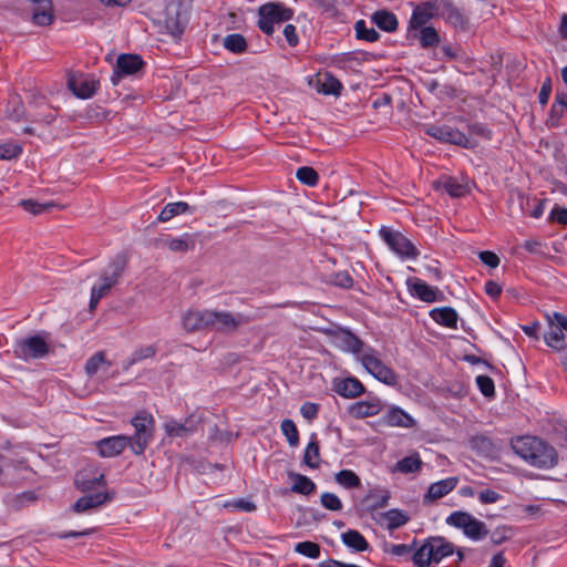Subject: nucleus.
Instances as JSON below:
<instances>
[{
  "label": "nucleus",
  "mask_w": 567,
  "mask_h": 567,
  "mask_svg": "<svg viewBox=\"0 0 567 567\" xmlns=\"http://www.w3.org/2000/svg\"><path fill=\"white\" fill-rule=\"evenodd\" d=\"M514 452L528 464L539 468H550L557 464L556 450L536 436H520L512 443Z\"/></svg>",
  "instance_id": "obj_1"
},
{
  "label": "nucleus",
  "mask_w": 567,
  "mask_h": 567,
  "mask_svg": "<svg viewBox=\"0 0 567 567\" xmlns=\"http://www.w3.org/2000/svg\"><path fill=\"white\" fill-rule=\"evenodd\" d=\"M295 551L306 557L317 559L320 556V546L317 543L305 540L295 545Z\"/></svg>",
  "instance_id": "obj_48"
},
{
  "label": "nucleus",
  "mask_w": 567,
  "mask_h": 567,
  "mask_svg": "<svg viewBox=\"0 0 567 567\" xmlns=\"http://www.w3.org/2000/svg\"><path fill=\"white\" fill-rule=\"evenodd\" d=\"M519 205L524 214L533 217L540 218L545 210V200L537 197L526 196L523 193L518 194Z\"/></svg>",
  "instance_id": "obj_31"
},
{
  "label": "nucleus",
  "mask_w": 567,
  "mask_h": 567,
  "mask_svg": "<svg viewBox=\"0 0 567 567\" xmlns=\"http://www.w3.org/2000/svg\"><path fill=\"white\" fill-rule=\"evenodd\" d=\"M550 219L566 226L567 225V208L555 205L550 212Z\"/></svg>",
  "instance_id": "obj_64"
},
{
  "label": "nucleus",
  "mask_w": 567,
  "mask_h": 567,
  "mask_svg": "<svg viewBox=\"0 0 567 567\" xmlns=\"http://www.w3.org/2000/svg\"><path fill=\"white\" fill-rule=\"evenodd\" d=\"M225 507H231L235 511L245 512V513H251L257 509V506L255 505V503L244 499V498H238V499L228 502L225 504Z\"/></svg>",
  "instance_id": "obj_58"
},
{
  "label": "nucleus",
  "mask_w": 567,
  "mask_h": 567,
  "mask_svg": "<svg viewBox=\"0 0 567 567\" xmlns=\"http://www.w3.org/2000/svg\"><path fill=\"white\" fill-rule=\"evenodd\" d=\"M435 188L444 190L451 197L455 198L462 197L466 194V186L452 176H442L435 182Z\"/></svg>",
  "instance_id": "obj_33"
},
{
  "label": "nucleus",
  "mask_w": 567,
  "mask_h": 567,
  "mask_svg": "<svg viewBox=\"0 0 567 567\" xmlns=\"http://www.w3.org/2000/svg\"><path fill=\"white\" fill-rule=\"evenodd\" d=\"M355 35L359 40L375 42L380 39V33L373 28H368L364 20H359L354 24Z\"/></svg>",
  "instance_id": "obj_45"
},
{
  "label": "nucleus",
  "mask_w": 567,
  "mask_h": 567,
  "mask_svg": "<svg viewBox=\"0 0 567 567\" xmlns=\"http://www.w3.org/2000/svg\"><path fill=\"white\" fill-rule=\"evenodd\" d=\"M332 342L338 349L357 355L362 354L365 350L363 342L347 329L336 331L332 336Z\"/></svg>",
  "instance_id": "obj_18"
},
{
  "label": "nucleus",
  "mask_w": 567,
  "mask_h": 567,
  "mask_svg": "<svg viewBox=\"0 0 567 567\" xmlns=\"http://www.w3.org/2000/svg\"><path fill=\"white\" fill-rule=\"evenodd\" d=\"M334 481L344 488L352 489L361 486L360 477L351 470H341L334 475Z\"/></svg>",
  "instance_id": "obj_44"
},
{
  "label": "nucleus",
  "mask_w": 567,
  "mask_h": 567,
  "mask_svg": "<svg viewBox=\"0 0 567 567\" xmlns=\"http://www.w3.org/2000/svg\"><path fill=\"white\" fill-rule=\"evenodd\" d=\"M544 339L546 344L553 349L561 350L565 348V337L560 329H550V331L544 336Z\"/></svg>",
  "instance_id": "obj_51"
},
{
  "label": "nucleus",
  "mask_w": 567,
  "mask_h": 567,
  "mask_svg": "<svg viewBox=\"0 0 567 567\" xmlns=\"http://www.w3.org/2000/svg\"><path fill=\"white\" fill-rule=\"evenodd\" d=\"M332 391L344 399H357L365 392V386L355 377L334 378Z\"/></svg>",
  "instance_id": "obj_16"
},
{
  "label": "nucleus",
  "mask_w": 567,
  "mask_h": 567,
  "mask_svg": "<svg viewBox=\"0 0 567 567\" xmlns=\"http://www.w3.org/2000/svg\"><path fill=\"white\" fill-rule=\"evenodd\" d=\"M131 424L135 430L134 434L128 436L131 451L135 455H142L153 440L155 426L154 416L146 410H141L131 420Z\"/></svg>",
  "instance_id": "obj_4"
},
{
  "label": "nucleus",
  "mask_w": 567,
  "mask_h": 567,
  "mask_svg": "<svg viewBox=\"0 0 567 567\" xmlns=\"http://www.w3.org/2000/svg\"><path fill=\"white\" fill-rule=\"evenodd\" d=\"M104 363L111 365V363L106 361L105 353L103 351H99L86 361L84 368L85 372L89 375H94L99 371L100 367Z\"/></svg>",
  "instance_id": "obj_52"
},
{
  "label": "nucleus",
  "mask_w": 567,
  "mask_h": 567,
  "mask_svg": "<svg viewBox=\"0 0 567 567\" xmlns=\"http://www.w3.org/2000/svg\"><path fill=\"white\" fill-rule=\"evenodd\" d=\"M23 152L20 144L14 142H6L0 144V161L18 158Z\"/></svg>",
  "instance_id": "obj_50"
},
{
  "label": "nucleus",
  "mask_w": 567,
  "mask_h": 567,
  "mask_svg": "<svg viewBox=\"0 0 567 567\" xmlns=\"http://www.w3.org/2000/svg\"><path fill=\"white\" fill-rule=\"evenodd\" d=\"M224 48L234 53L241 54L247 51L248 44L245 37L240 33L227 34L223 40Z\"/></svg>",
  "instance_id": "obj_41"
},
{
  "label": "nucleus",
  "mask_w": 567,
  "mask_h": 567,
  "mask_svg": "<svg viewBox=\"0 0 567 567\" xmlns=\"http://www.w3.org/2000/svg\"><path fill=\"white\" fill-rule=\"evenodd\" d=\"M296 177L300 183L309 187L316 186L319 182V175L317 171L310 166L299 167L296 172Z\"/></svg>",
  "instance_id": "obj_46"
},
{
  "label": "nucleus",
  "mask_w": 567,
  "mask_h": 567,
  "mask_svg": "<svg viewBox=\"0 0 567 567\" xmlns=\"http://www.w3.org/2000/svg\"><path fill=\"white\" fill-rule=\"evenodd\" d=\"M259 11L262 12L264 16L270 19L275 24L289 21L293 16V11L291 9L286 8L280 3L264 4L259 8Z\"/></svg>",
  "instance_id": "obj_29"
},
{
  "label": "nucleus",
  "mask_w": 567,
  "mask_h": 567,
  "mask_svg": "<svg viewBox=\"0 0 567 567\" xmlns=\"http://www.w3.org/2000/svg\"><path fill=\"white\" fill-rule=\"evenodd\" d=\"M454 554V545L444 537L427 538L413 554V563L417 567H430Z\"/></svg>",
  "instance_id": "obj_3"
},
{
  "label": "nucleus",
  "mask_w": 567,
  "mask_h": 567,
  "mask_svg": "<svg viewBox=\"0 0 567 567\" xmlns=\"http://www.w3.org/2000/svg\"><path fill=\"white\" fill-rule=\"evenodd\" d=\"M436 17H439V0H427L419 3L413 9L410 18L409 32L412 30L417 31L420 28L425 27L430 20Z\"/></svg>",
  "instance_id": "obj_13"
},
{
  "label": "nucleus",
  "mask_w": 567,
  "mask_h": 567,
  "mask_svg": "<svg viewBox=\"0 0 567 567\" xmlns=\"http://www.w3.org/2000/svg\"><path fill=\"white\" fill-rule=\"evenodd\" d=\"M210 310L189 309L182 318L183 328L187 332L209 330Z\"/></svg>",
  "instance_id": "obj_17"
},
{
  "label": "nucleus",
  "mask_w": 567,
  "mask_h": 567,
  "mask_svg": "<svg viewBox=\"0 0 567 567\" xmlns=\"http://www.w3.org/2000/svg\"><path fill=\"white\" fill-rule=\"evenodd\" d=\"M128 264L126 255H116L103 269L100 281L91 288L89 308L94 310L102 298L106 297L112 288L116 286L123 276Z\"/></svg>",
  "instance_id": "obj_2"
},
{
  "label": "nucleus",
  "mask_w": 567,
  "mask_h": 567,
  "mask_svg": "<svg viewBox=\"0 0 567 567\" xmlns=\"http://www.w3.org/2000/svg\"><path fill=\"white\" fill-rule=\"evenodd\" d=\"M553 91V82L549 76H547L540 87V91L538 93V102L544 106L548 103L550 94Z\"/></svg>",
  "instance_id": "obj_60"
},
{
  "label": "nucleus",
  "mask_w": 567,
  "mask_h": 567,
  "mask_svg": "<svg viewBox=\"0 0 567 567\" xmlns=\"http://www.w3.org/2000/svg\"><path fill=\"white\" fill-rule=\"evenodd\" d=\"M164 244L174 252H186L195 246V241L189 234H184L178 238L166 239Z\"/></svg>",
  "instance_id": "obj_43"
},
{
  "label": "nucleus",
  "mask_w": 567,
  "mask_h": 567,
  "mask_svg": "<svg viewBox=\"0 0 567 567\" xmlns=\"http://www.w3.org/2000/svg\"><path fill=\"white\" fill-rule=\"evenodd\" d=\"M144 66L143 59L137 54H121L117 58L112 81L116 84V79L125 75H133L140 72Z\"/></svg>",
  "instance_id": "obj_19"
},
{
  "label": "nucleus",
  "mask_w": 567,
  "mask_h": 567,
  "mask_svg": "<svg viewBox=\"0 0 567 567\" xmlns=\"http://www.w3.org/2000/svg\"><path fill=\"white\" fill-rule=\"evenodd\" d=\"M406 284L411 296L421 301L432 303L445 300L444 293L437 287H432L417 277L408 279Z\"/></svg>",
  "instance_id": "obj_12"
},
{
  "label": "nucleus",
  "mask_w": 567,
  "mask_h": 567,
  "mask_svg": "<svg viewBox=\"0 0 567 567\" xmlns=\"http://www.w3.org/2000/svg\"><path fill=\"white\" fill-rule=\"evenodd\" d=\"M332 282L341 288H351L353 286V278L348 271H339L333 275Z\"/></svg>",
  "instance_id": "obj_59"
},
{
  "label": "nucleus",
  "mask_w": 567,
  "mask_h": 567,
  "mask_svg": "<svg viewBox=\"0 0 567 567\" xmlns=\"http://www.w3.org/2000/svg\"><path fill=\"white\" fill-rule=\"evenodd\" d=\"M416 37L421 48L423 49L436 48L441 41L439 32L434 27L431 25L420 28L419 34Z\"/></svg>",
  "instance_id": "obj_40"
},
{
  "label": "nucleus",
  "mask_w": 567,
  "mask_h": 567,
  "mask_svg": "<svg viewBox=\"0 0 567 567\" xmlns=\"http://www.w3.org/2000/svg\"><path fill=\"white\" fill-rule=\"evenodd\" d=\"M425 134L437 140L441 143H447L463 148H473L475 144L460 130L450 125L431 124L425 127Z\"/></svg>",
  "instance_id": "obj_10"
},
{
  "label": "nucleus",
  "mask_w": 567,
  "mask_h": 567,
  "mask_svg": "<svg viewBox=\"0 0 567 567\" xmlns=\"http://www.w3.org/2000/svg\"><path fill=\"white\" fill-rule=\"evenodd\" d=\"M457 482L458 481L456 477H447L445 480L432 483L423 496V504L430 505L435 501L444 497L456 487Z\"/></svg>",
  "instance_id": "obj_22"
},
{
  "label": "nucleus",
  "mask_w": 567,
  "mask_h": 567,
  "mask_svg": "<svg viewBox=\"0 0 567 567\" xmlns=\"http://www.w3.org/2000/svg\"><path fill=\"white\" fill-rule=\"evenodd\" d=\"M382 410V403L380 399L372 398L370 400L358 401L352 403L348 412L354 419H364L378 415Z\"/></svg>",
  "instance_id": "obj_23"
},
{
  "label": "nucleus",
  "mask_w": 567,
  "mask_h": 567,
  "mask_svg": "<svg viewBox=\"0 0 567 567\" xmlns=\"http://www.w3.org/2000/svg\"><path fill=\"white\" fill-rule=\"evenodd\" d=\"M422 464L419 453H414L400 460L396 463L395 468L400 473L412 474L419 472L422 468Z\"/></svg>",
  "instance_id": "obj_42"
},
{
  "label": "nucleus",
  "mask_w": 567,
  "mask_h": 567,
  "mask_svg": "<svg viewBox=\"0 0 567 567\" xmlns=\"http://www.w3.org/2000/svg\"><path fill=\"white\" fill-rule=\"evenodd\" d=\"M19 206L33 215H40L52 208L54 204L52 202L40 203L34 199H22L20 200Z\"/></svg>",
  "instance_id": "obj_47"
},
{
  "label": "nucleus",
  "mask_w": 567,
  "mask_h": 567,
  "mask_svg": "<svg viewBox=\"0 0 567 567\" xmlns=\"http://www.w3.org/2000/svg\"><path fill=\"white\" fill-rule=\"evenodd\" d=\"M315 89L324 95L339 96L343 84L330 72H319L316 78Z\"/></svg>",
  "instance_id": "obj_25"
},
{
  "label": "nucleus",
  "mask_w": 567,
  "mask_h": 567,
  "mask_svg": "<svg viewBox=\"0 0 567 567\" xmlns=\"http://www.w3.org/2000/svg\"><path fill=\"white\" fill-rule=\"evenodd\" d=\"M127 446L131 447L127 435L107 436L95 442L96 451L102 457L118 456Z\"/></svg>",
  "instance_id": "obj_15"
},
{
  "label": "nucleus",
  "mask_w": 567,
  "mask_h": 567,
  "mask_svg": "<svg viewBox=\"0 0 567 567\" xmlns=\"http://www.w3.org/2000/svg\"><path fill=\"white\" fill-rule=\"evenodd\" d=\"M303 463L310 468L320 466V446L316 433H312L303 453Z\"/></svg>",
  "instance_id": "obj_35"
},
{
  "label": "nucleus",
  "mask_w": 567,
  "mask_h": 567,
  "mask_svg": "<svg viewBox=\"0 0 567 567\" xmlns=\"http://www.w3.org/2000/svg\"><path fill=\"white\" fill-rule=\"evenodd\" d=\"M471 135L480 136L486 141L492 140L493 133L484 123L474 122L467 125Z\"/></svg>",
  "instance_id": "obj_57"
},
{
  "label": "nucleus",
  "mask_w": 567,
  "mask_h": 567,
  "mask_svg": "<svg viewBox=\"0 0 567 567\" xmlns=\"http://www.w3.org/2000/svg\"><path fill=\"white\" fill-rule=\"evenodd\" d=\"M155 353H156V348L154 346L142 347L132 353V355L128 359L127 364L133 365L144 359L154 357Z\"/></svg>",
  "instance_id": "obj_54"
},
{
  "label": "nucleus",
  "mask_w": 567,
  "mask_h": 567,
  "mask_svg": "<svg viewBox=\"0 0 567 567\" xmlns=\"http://www.w3.org/2000/svg\"><path fill=\"white\" fill-rule=\"evenodd\" d=\"M446 524L462 529L468 538L474 540L483 539L488 534L486 525L482 520L462 511L453 512L447 516Z\"/></svg>",
  "instance_id": "obj_8"
},
{
  "label": "nucleus",
  "mask_w": 567,
  "mask_h": 567,
  "mask_svg": "<svg viewBox=\"0 0 567 567\" xmlns=\"http://www.w3.org/2000/svg\"><path fill=\"white\" fill-rule=\"evenodd\" d=\"M280 427L284 435L287 437L288 443L291 446H297L299 444V432L295 422L290 419H285L281 422Z\"/></svg>",
  "instance_id": "obj_49"
},
{
  "label": "nucleus",
  "mask_w": 567,
  "mask_h": 567,
  "mask_svg": "<svg viewBox=\"0 0 567 567\" xmlns=\"http://www.w3.org/2000/svg\"><path fill=\"white\" fill-rule=\"evenodd\" d=\"M4 113L8 118L14 122H19L24 117V104L20 95H9Z\"/></svg>",
  "instance_id": "obj_38"
},
{
  "label": "nucleus",
  "mask_w": 567,
  "mask_h": 567,
  "mask_svg": "<svg viewBox=\"0 0 567 567\" xmlns=\"http://www.w3.org/2000/svg\"><path fill=\"white\" fill-rule=\"evenodd\" d=\"M390 497L391 495L389 489L374 488L369 491L364 498V502L369 503L368 509L372 512L388 506Z\"/></svg>",
  "instance_id": "obj_37"
},
{
  "label": "nucleus",
  "mask_w": 567,
  "mask_h": 567,
  "mask_svg": "<svg viewBox=\"0 0 567 567\" xmlns=\"http://www.w3.org/2000/svg\"><path fill=\"white\" fill-rule=\"evenodd\" d=\"M558 101H559V99H558V92H557L555 95V101L549 111V118L547 120V123L554 127L559 125V121L563 117L564 112H565L564 106L561 105V102H558Z\"/></svg>",
  "instance_id": "obj_55"
},
{
  "label": "nucleus",
  "mask_w": 567,
  "mask_h": 567,
  "mask_svg": "<svg viewBox=\"0 0 567 567\" xmlns=\"http://www.w3.org/2000/svg\"><path fill=\"white\" fill-rule=\"evenodd\" d=\"M360 360L367 371L384 384L394 385L398 382L395 372L382 362L373 348L367 347Z\"/></svg>",
  "instance_id": "obj_7"
},
{
  "label": "nucleus",
  "mask_w": 567,
  "mask_h": 567,
  "mask_svg": "<svg viewBox=\"0 0 567 567\" xmlns=\"http://www.w3.org/2000/svg\"><path fill=\"white\" fill-rule=\"evenodd\" d=\"M49 343L39 334L19 338L12 346L13 355L24 362L42 359L49 353Z\"/></svg>",
  "instance_id": "obj_6"
},
{
  "label": "nucleus",
  "mask_w": 567,
  "mask_h": 567,
  "mask_svg": "<svg viewBox=\"0 0 567 567\" xmlns=\"http://www.w3.org/2000/svg\"><path fill=\"white\" fill-rule=\"evenodd\" d=\"M198 422L194 416H188L184 422L169 419L164 424V430L169 437H185L197 431Z\"/></svg>",
  "instance_id": "obj_21"
},
{
  "label": "nucleus",
  "mask_w": 567,
  "mask_h": 567,
  "mask_svg": "<svg viewBox=\"0 0 567 567\" xmlns=\"http://www.w3.org/2000/svg\"><path fill=\"white\" fill-rule=\"evenodd\" d=\"M188 24L186 13L176 10L174 13L167 12L163 22L164 32L173 39H179Z\"/></svg>",
  "instance_id": "obj_20"
},
{
  "label": "nucleus",
  "mask_w": 567,
  "mask_h": 567,
  "mask_svg": "<svg viewBox=\"0 0 567 567\" xmlns=\"http://www.w3.org/2000/svg\"><path fill=\"white\" fill-rule=\"evenodd\" d=\"M372 21L385 32H394L399 25L396 16L388 10L375 11Z\"/></svg>",
  "instance_id": "obj_36"
},
{
  "label": "nucleus",
  "mask_w": 567,
  "mask_h": 567,
  "mask_svg": "<svg viewBox=\"0 0 567 567\" xmlns=\"http://www.w3.org/2000/svg\"><path fill=\"white\" fill-rule=\"evenodd\" d=\"M379 236L389 249L403 260H415L420 255L415 245L399 230L382 226Z\"/></svg>",
  "instance_id": "obj_5"
},
{
  "label": "nucleus",
  "mask_w": 567,
  "mask_h": 567,
  "mask_svg": "<svg viewBox=\"0 0 567 567\" xmlns=\"http://www.w3.org/2000/svg\"><path fill=\"white\" fill-rule=\"evenodd\" d=\"M502 498V495L493 489H484L478 493V501L482 504H494Z\"/></svg>",
  "instance_id": "obj_63"
},
{
  "label": "nucleus",
  "mask_w": 567,
  "mask_h": 567,
  "mask_svg": "<svg viewBox=\"0 0 567 567\" xmlns=\"http://www.w3.org/2000/svg\"><path fill=\"white\" fill-rule=\"evenodd\" d=\"M300 413L306 420L312 421L318 416L319 404L312 402H305L300 408Z\"/></svg>",
  "instance_id": "obj_61"
},
{
  "label": "nucleus",
  "mask_w": 567,
  "mask_h": 567,
  "mask_svg": "<svg viewBox=\"0 0 567 567\" xmlns=\"http://www.w3.org/2000/svg\"><path fill=\"white\" fill-rule=\"evenodd\" d=\"M410 520V516L403 509L392 508L386 512L380 513L377 522L381 525H385L388 530L398 529Z\"/></svg>",
  "instance_id": "obj_27"
},
{
  "label": "nucleus",
  "mask_w": 567,
  "mask_h": 567,
  "mask_svg": "<svg viewBox=\"0 0 567 567\" xmlns=\"http://www.w3.org/2000/svg\"><path fill=\"white\" fill-rule=\"evenodd\" d=\"M112 496L110 493H95L80 497L72 506L75 513H84L104 505L111 501Z\"/></svg>",
  "instance_id": "obj_26"
},
{
  "label": "nucleus",
  "mask_w": 567,
  "mask_h": 567,
  "mask_svg": "<svg viewBox=\"0 0 567 567\" xmlns=\"http://www.w3.org/2000/svg\"><path fill=\"white\" fill-rule=\"evenodd\" d=\"M289 477L293 480L291 491L301 495H310L316 491V484L306 475L298 473H289Z\"/></svg>",
  "instance_id": "obj_39"
},
{
  "label": "nucleus",
  "mask_w": 567,
  "mask_h": 567,
  "mask_svg": "<svg viewBox=\"0 0 567 567\" xmlns=\"http://www.w3.org/2000/svg\"><path fill=\"white\" fill-rule=\"evenodd\" d=\"M320 498L321 505L329 511L338 512L343 507L341 499L333 493H322Z\"/></svg>",
  "instance_id": "obj_56"
},
{
  "label": "nucleus",
  "mask_w": 567,
  "mask_h": 567,
  "mask_svg": "<svg viewBox=\"0 0 567 567\" xmlns=\"http://www.w3.org/2000/svg\"><path fill=\"white\" fill-rule=\"evenodd\" d=\"M383 423L389 426L411 429L415 425L414 419L404 410L398 406L391 408L383 415Z\"/></svg>",
  "instance_id": "obj_28"
},
{
  "label": "nucleus",
  "mask_w": 567,
  "mask_h": 567,
  "mask_svg": "<svg viewBox=\"0 0 567 567\" xmlns=\"http://www.w3.org/2000/svg\"><path fill=\"white\" fill-rule=\"evenodd\" d=\"M430 318L440 326L456 329L458 315L452 307L434 308L430 311Z\"/></svg>",
  "instance_id": "obj_30"
},
{
  "label": "nucleus",
  "mask_w": 567,
  "mask_h": 567,
  "mask_svg": "<svg viewBox=\"0 0 567 567\" xmlns=\"http://www.w3.org/2000/svg\"><path fill=\"white\" fill-rule=\"evenodd\" d=\"M69 89L80 99L92 97L100 87V82L93 75L79 74L73 75L68 81Z\"/></svg>",
  "instance_id": "obj_14"
},
{
  "label": "nucleus",
  "mask_w": 567,
  "mask_h": 567,
  "mask_svg": "<svg viewBox=\"0 0 567 567\" xmlns=\"http://www.w3.org/2000/svg\"><path fill=\"white\" fill-rule=\"evenodd\" d=\"M475 381H476L477 388L480 389L481 393L484 396L493 398L495 395V385H494V381L491 377L481 374V375L476 377Z\"/></svg>",
  "instance_id": "obj_53"
},
{
  "label": "nucleus",
  "mask_w": 567,
  "mask_h": 567,
  "mask_svg": "<svg viewBox=\"0 0 567 567\" xmlns=\"http://www.w3.org/2000/svg\"><path fill=\"white\" fill-rule=\"evenodd\" d=\"M75 486L81 492H90L99 486H104L105 477L103 473H95L92 470H81L74 478Z\"/></svg>",
  "instance_id": "obj_24"
},
{
  "label": "nucleus",
  "mask_w": 567,
  "mask_h": 567,
  "mask_svg": "<svg viewBox=\"0 0 567 567\" xmlns=\"http://www.w3.org/2000/svg\"><path fill=\"white\" fill-rule=\"evenodd\" d=\"M251 321L249 316L230 311H218L210 310L209 330H214L221 333H231L236 331L240 326L247 324Z\"/></svg>",
  "instance_id": "obj_9"
},
{
  "label": "nucleus",
  "mask_w": 567,
  "mask_h": 567,
  "mask_svg": "<svg viewBox=\"0 0 567 567\" xmlns=\"http://www.w3.org/2000/svg\"><path fill=\"white\" fill-rule=\"evenodd\" d=\"M342 543L354 553L365 551L370 545L365 537L357 529H348L341 534Z\"/></svg>",
  "instance_id": "obj_32"
},
{
  "label": "nucleus",
  "mask_w": 567,
  "mask_h": 567,
  "mask_svg": "<svg viewBox=\"0 0 567 567\" xmlns=\"http://www.w3.org/2000/svg\"><path fill=\"white\" fill-rule=\"evenodd\" d=\"M439 17L458 31H467L470 28L468 18L452 0H439Z\"/></svg>",
  "instance_id": "obj_11"
},
{
  "label": "nucleus",
  "mask_w": 567,
  "mask_h": 567,
  "mask_svg": "<svg viewBox=\"0 0 567 567\" xmlns=\"http://www.w3.org/2000/svg\"><path fill=\"white\" fill-rule=\"evenodd\" d=\"M195 207L189 206L186 202L168 203L159 213L157 220L161 223L169 221L172 218L186 213L193 214Z\"/></svg>",
  "instance_id": "obj_34"
},
{
  "label": "nucleus",
  "mask_w": 567,
  "mask_h": 567,
  "mask_svg": "<svg viewBox=\"0 0 567 567\" xmlns=\"http://www.w3.org/2000/svg\"><path fill=\"white\" fill-rule=\"evenodd\" d=\"M478 257L483 264H485L486 266H488L491 268L498 267V265L501 262L499 257L495 252L489 251V250L481 251L478 254Z\"/></svg>",
  "instance_id": "obj_62"
}]
</instances>
